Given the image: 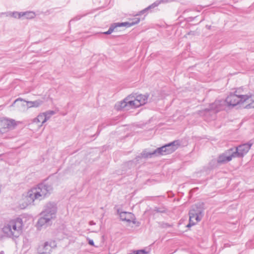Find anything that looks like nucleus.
Returning <instances> with one entry per match:
<instances>
[{
  "label": "nucleus",
  "instance_id": "16",
  "mask_svg": "<svg viewBox=\"0 0 254 254\" xmlns=\"http://www.w3.org/2000/svg\"><path fill=\"white\" fill-rule=\"evenodd\" d=\"M46 122V119H44V115L40 114L36 118L33 120L32 123L36 124L38 128L41 127Z\"/></svg>",
  "mask_w": 254,
  "mask_h": 254
},
{
  "label": "nucleus",
  "instance_id": "26",
  "mask_svg": "<svg viewBox=\"0 0 254 254\" xmlns=\"http://www.w3.org/2000/svg\"><path fill=\"white\" fill-rule=\"evenodd\" d=\"M89 224L90 225H95V223L93 221H91L89 222Z\"/></svg>",
  "mask_w": 254,
  "mask_h": 254
},
{
  "label": "nucleus",
  "instance_id": "13",
  "mask_svg": "<svg viewBox=\"0 0 254 254\" xmlns=\"http://www.w3.org/2000/svg\"><path fill=\"white\" fill-rule=\"evenodd\" d=\"M56 247V242L54 241H50L46 242L44 245L39 248V251L43 253H48L50 254L52 248Z\"/></svg>",
  "mask_w": 254,
  "mask_h": 254
},
{
  "label": "nucleus",
  "instance_id": "14",
  "mask_svg": "<svg viewBox=\"0 0 254 254\" xmlns=\"http://www.w3.org/2000/svg\"><path fill=\"white\" fill-rule=\"evenodd\" d=\"M119 215L122 221H125L128 222H132L133 224L135 223V217L132 213L124 211L121 212Z\"/></svg>",
  "mask_w": 254,
  "mask_h": 254
},
{
  "label": "nucleus",
  "instance_id": "10",
  "mask_svg": "<svg viewBox=\"0 0 254 254\" xmlns=\"http://www.w3.org/2000/svg\"><path fill=\"white\" fill-rule=\"evenodd\" d=\"M252 144L248 143L240 145L236 148H233V153L235 157H243L246 154L250 149Z\"/></svg>",
  "mask_w": 254,
  "mask_h": 254
},
{
  "label": "nucleus",
  "instance_id": "12",
  "mask_svg": "<svg viewBox=\"0 0 254 254\" xmlns=\"http://www.w3.org/2000/svg\"><path fill=\"white\" fill-rule=\"evenodd\" d=\"M18 101H24L26 102L27 107L30 108H37L40 107L43 103V101L42 100L38 99L33 101H27L25 100L22 99L21 98H19L15 100L14 102L12 104V106H14V105Z\"/></svg>",
  "mask_w": 254,
  "mask_h": 254
},
{
  "label": "nucleus",
  "instance_id": "23",
  "mask_svg": "<svg viewBox=\"0 0 254 254\" xmlns=\"http://www.w3.org/2000/svg\"><path fill=\"white\" fill-rule=\"evenodd\" d=\"M141 155L143 158H150L152 156L155 155V154L153 153V151L147 152V151L144 150L141 153Z\"/></svg>",
  "mask_w": 254,
  "mask_h": 254
},
{
  "label": "nucleus",
  "instance_id": "9",
  "mask_svg": "<svg viewBox=\"0 0 254 254\" xmlns=\"http://www.w3.org/2000/svg\"><path fill=\"white\" fill-rule=\"evenodd\" d=\"M226 105L225 100H217L214 103L211 104L209 109H205L204 112L206 113L209 111H213L214 113H217L225 109Z\"/></svg>",
  "mask_w": 254,
  "mask_h": 254
},
{
  "label": "nucleus",
  "instance_id": "4",
  "mask_svg": "<svg viewBox=\"0 0 254 254\" xmlns=\"http://www.w3.org/2000/svg\"><path fill=\"white\" fill-rule=\"evenodd\" d=\"M148 96L139 94L136 95L133 99L132 97L128 96L120 102L119 105H116L118 110H121L127 107L131 108H137L144 105L147 101Z\"/></svg>",
  "mask_w": 254,
  "mask_h": 254
},
{
  "label": "nucleus",
  "instance_id": "1",
  "mask_svg": "<svg viewBox=\"0 0 254 254\" xmlns=\"http://www.w3.org/2000/svg\"><path fill=\"white\" fill-rule=\"evenodd\" d=\"M53 191L51 185L43 183L29 190L25 195L26 205L34 204L35 200H42L49 196Z\"/></svg>",
  "mask_w": 254,
  "mask_h": 254
},
{
  "label": "nucleus",
  "instance_id": "15",
  "mask_svg": "<svg viewBox=\"0 0 254 254\" xmlns=\"http://www.w3.org/2000/svg\"><path fill=\"white\" fill-rule=\"evenodd\" d=\"M180 145V142L178 140H175L171 143L166 144L164 146H167L165 149L167 154L172 153L175 151Z\"/></svg>",
  "mask_w": 254,
  "mask_h": 254
},
{
  "label": "nucleus",
  "instance_id": "29",
  "mask_svg": "<svg viewBox=\"0 0 254 254\" xmlns=\"http://www.w3.org/2000/svg\"><path fill=\"white\" fill-rule=\"evenodd\" d=\"M206 27H208V29L210 28V26H206Z\"/></svg>",
  "mask_w": 254,
  "mask_h": 254
},
{
  "label": "nucleus",
  "instance_id": "17",
  "mask_svg": "<svg viewBox=\"0 0 254 254\" xmlns=\"http://www.w3.org/2000/svg\"><path fill=\"white\" fill-rule=\"evenodd\" d=\"M167 0H157L154 3H153L152 4L150 5L147 7L145 8V9H143L142 10L139 12V13L136 14V15H140L143 13H144L145 12H146L147 10L154 8L156 7V6H158L159 4H160L162 2H167Z\"/></svg>",
  "mask_w": 254,
  "mask_h": 254
},
{
  "label": "nucleus",
  "instance_id": "2",
  "mask_svg": "<svg viewBox=\"0 0 254 254\" xmlns=\"http://www.w3.org/2000/svg\"><path fill=\"white\" fill-rule=\"evenodd\" d=\"M24 226L23 220L17 217L5 221L1 227L4 237L15 240L22 233Z\"/></svg>",
  "mask_w": 254,
  "mask_h": 254
},
{
  "label": "nucleus",
  "instance_id": "7",
  "mask_svg": "<svg viewBox=\"0 0 254 254\" xmlns=\"http://www.w3.org/2000/svg\"><path fill=\"white\" fill-rule=\"evenodd\" d=\"M16 124L15 121L12 119H9L4 117L0 118V135H3V138H10L7 134L9 129L13 128Z\"/></svg>",
  "mask_w": 254,
  "mask_h": 254
},
{
  "label": "nucleus",
  "instance_id": "19",
  "mask_svg": "<svg viewBox=\"0 0 254 254\" xmlns=\"http://www.w3.org/2000/svg\"><path fill=\"white\" fill-rule=\"evenodd\" d=\"M166 147L163 146L154 150L153 153L155 154V156L167 155L165 151Z\"/></svg>",
  "mask_w": 254,
  "mask_h": 254
},
{
  "label": "nucleus",
  "instance_id": "18",
  "mask_svg": "<svg viewBox=\"0 0 254 254\" xmlns=\"http://www.w3.org/2000/svg\"><path fill=\"white\" fill-rule=\"evenodd\" d=\"M36 16L34 12L28 11L25 12H20L19 19L21 17H25L26 19H33Z\"/></svg>",
  "mask_w": 254,
  "mask_h": 254
},
{
  "label": "nucleus",
  "instance_id": "25",
  "mask_svg": "<svg viewBox=\"0 0 254 254\" xmlns=\"http://www.w3.org/2000/svg\"><path fill=\"white\" fill-rule=\"evenodd\" d=\"M88 243L89 245H90L91 246H94V245L93 241L91 239H89Z\"/></svg>",
  "mask_w": 254,
  "mask_h": 254
},
{
  "label": "nucleus",
  "instance_id": "3",
  "mask_svg": "<svg viewBox=\"0 0 254 254\" xmlns=\"http://www.w3.org/2000/svg\"><path fill=\"white\" fill-rule=\"evenodd\" d=\"M57 212V204L53 202H49L45 204L44 209L41 213V217L39 219L37 227L40 230L46 227L52 223V220L56 218Z\"/></svg>",
  "mask_w": 254,
  "mask_h": 254
},
{
  "label": "nucleus",
  "instance_id": "11",
  "mask_svg": "<svg viewBox=\"0 0 254 254\" xmlns=\"http://www.w3.org/2000/svg\"><path fill=\"white\" fill-rule=\"evenodd\" d=\"M233 158L236 157L233 153V148H231L219 156L218 162L219 163H227L232 160Z\"/></svg>",
  "mask_w": 254,
  "mask_h": 254
},
{
  "label": "nucleus",
  "instance_id": "30",
  "mask_svg": "<svg viewBox=\"0 0 254 254\" xmlns=\"http://www.w3.org/2000/svg\"><path fill=\"white\" fill-rule=\"evenodd\" d=\"M206 27H208V29L210 28V26H206Z\"/></svg>",
  "mask_w": 254,
  "mask_h": 254
},
{
  "label": "nucleus",
  "instance_id": "27",
  "mask_svg": "<svg viewBox=\"0 0 254 254\" xmlns=\"http://www.w3.org/2000/svg\"><path fill=\"white\" fill-rule=\"evenodd\" d=\"M6 12H1L0 13V17H2V15H5V14L4 13H6Z\"/></svg>",
  "mask_w": 254,
  "mask_h": 254
},
{
  "label": "nucleus",
  "instance_id": "21",
  "mask_svg": "<svg viewBox=\"0 0 254 254\" xmlns=\"http://www.w3.org/2000/svg\"><path fill=\"white\" fill-rule=\"evenodd\" d=\"M55 112L54 111H48L44 113H42L44 115V119H46V122L50 119V118L54 114H55Z\"/></svg>",
  "mask_w": 254,
  "mask_h": 254
},
{
  "label": "nucleus",
  "instance_id": "5",
  "mask_svg": "<svg viewBox=\"0 0 254 254\" xmlns=\"http://www.w3.org/2000/svg\"><path fill=\"white\" fill-rule=\"evenodd\" d=\"M204 210V203L199 202L193 205L189 212V223L187 227H190L200 221L203 216Z\"/></svg>",
  "mask_w": 254,
  "mask_h": 254
},
{
  "label": "nucleus",
  "instance_id": "22",
  "mask_svg": "<svg viewBox=\"0 0 254 254\" xmlns=\"http://www.w3.org/2000/svg\"><path fill=\"white\" fill-rule=\"evenodd\" d=\"M250 97L249 100L248 101V104L246 106V107L248 108H254V95H248Z\"/></svg>",
  "mask_w": 254,
  "mask_h": 254
},
{
  "label": "nucleus",
  "instance_id": "20",
  "mask_svg": "<svg viewBox=\"0 0 254 254\" xmlns=\"http://www.w3.org/2000/svg\"><path fill=\"white\" fill-rule=\"evenodd\" d=\"M5 14V16H10L14 17L15 18H18L19 19V15H20V12L17 11H13V12H6Z\"/></svg>",
  "mask_w": 254,
  "mask_h": 254
},
{
  "label": "nucleus",
  "instance_id": "8",
  "mask_svg": "<svg viewBox=\"0 0 254 254\" xmlns=\"http://www.w3.org/2000/svg\"><path fill=\"white\" fill-rule=\"evenodd\" d=\"M140 21V18L138 17H134L131 20H130L128 22H125L123 23H114V24H112L108 29V30L106 32H105L104 34L106 35H109L111 34L115 29L117 28V27H121V26H126L127 27L132 26L135 24H136L138 23Z\"/></svg>",
  "mask_w": 254,
  "mask_h": 254
},
{
  "label": "nucleus",
  "instance_id": "28",
  "mask_svg": "<svg viewBox=\"0 0 254 254\" xmlns=\"http://www.w3.org/2000/svg\"><path fill=\"white\" fill-rule=\"evenodd\" d=\"M3 253H3V252H2V251L0 252V254H3Z\"/></svg>",
  "mask_w": 254,
  "mask_h": 254
},
{
  "label": "nucleus",
  "instance_id": "24",
  "mask_svg": "<svg viewBox=\"0 0 254 254\" xmlns=\"http://www.w3.org/2000/svg\"><path fill=\"white\" fill-rule=\"evenodd\" d=\"M80 18H81V16H76L75 17H74V18H73V19H72L71 20H70V22H71V21H77V20H79Z\"/></svg>",
  "mask_w": 254,
  "mask_h": 254
},
{
  "label": "nucleus",
  "instance_id": "6",
  "mask_svg": "<svg viewBox=\"0 0 254 254\" xmlns=\"http://www.w3.org/2000/svg\"><path fill=\"white\" fill-rule=\"evenodd\" d=\"M241 89L236 90L234 93H230L225 100L228 106L234 107L239 104L248 103L250 97L248 95H242L240 93Z\"/></svg>",
  "mask_w": 254,
  "mask_h": 254
}]
</instances>
